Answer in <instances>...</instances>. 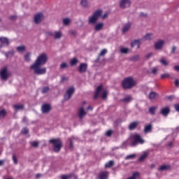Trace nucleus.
<instances>
[{
    "instance_id": "f257e3e1",
    "label": "nucleus",
    "mask_w": 179,
    "mask_h": 179,
    "mask_svg": "<svg viewBox=\"0 0 179 179\" xmlns=\"http://www.w3.org/2000/svg\"><path fill=\"white\" fill-rule=\"evenodd\" d=\"M47 61H48V56L45 53H42L36 58L35 62L30 66V69L34 71L36 75H45L47 68H41V66L45 65Z\"/></svg>"
},
{
    "instance_id": "f03ea898",
    "label": "nucleus",
    "mask_w": 179,
    "mask_h": 179,
    "mask_svg": "<svg viewBox=\"0 0 179 179\" xmlns=\"http://www.w3.org/2000/svg\"><path fill=\"white\" fill-rule=\"evenodd\" d=\"M136 85V81H135L132 77L124 78L122 83L123 89H132V87Z\"/></svg>"
},
{
    "instance_id": "7ed1b4c3",
    "label": "nucleus",
    "mask_w": 179,
    "mask_h": 179,
    "mask_svg": "<svg viewBox=\"0 0 179 179\" xmlns=\"http://www.w3.org/2000/svg\"><path fill=\"white\" fill-rule=\"evenodd\" d=\"M50 143L53 145V149L55 152H60L62 148V141L59 138H52L49 141Z\"/></svg>"
},
{
    "instance_id": "20e7f679",
    "label": "nucleus",
    "mask_w": 179,
    "mask_h": 179,
    "mask_svg": "<svg viewBox=\"0 0 179 179\" xmlns=\"http://www.w3.org/2000/svg\"><path fill=\"white\" fill-rule=\"evenodd\" d=\"M102 13L103 11L101 10H96L95 13H94L93 15L90 17L89 23H90L91 24H94V23L97 22V19H99L101 16Z\"/></svg>"
},
{
    "instance_id": "39448f33",
    "label": "nucleus",
    "mask_w": 179,
    "mask_h": 179,
    "mask_svg": "<svg viewBox=\"0 0 179 179\" xmlns=\"http://www.w3.org/2000/svg\"><path fill=\"white\" fill-rule=\"evenodd\" d=\"M140 143V145H143L145 143V140L142 138L141 135L136 134L133 136V141L131 142V146H135Z\"/></svg>"
},
{
    "instance_id": "423d86ee",
    "label": "nucleus",
    "mask_w": 179,
    "mask_h": 179,
    "mask_svg": "<svg viewBox=\"0 0 179 179\" xmlns=\"http://www.w3.org/2000/svg\"><path fill=\"white\" fill-rule=\"evenodd\" d=\"M73 93H75V87H69L66 92V94H64V100H69L71 97H72V96L73 95Z\"/></svg>"
},
{
    "instance_id": "0eeeda50",
    "label": "nucleus",
    "mask_w": 179,
    "mask_h": 179,
    "mask_svg": "<svg viewBox=\"0 0 179 179\" xmlns=\"http://www.w3.org/2000/svg\"><path fill=\"white\" fill-rule=\"evenodd\" d=\"M120 6L122 9H126L131 6V0H120Z\"/></svg>"
},
{
    "instance_id": "6e6552de",
    "label": "nucleus",
    "mask_w": 179,
    "mask_h": 179,
    "mask_svg": "<svg viewBox=\"0 0 179 179\" xmlns=\"http://www.w3.org/2000/svg\"><path fill=\"white\" fill-rule=\"evenodd\" d=\"M171 110L170 109V107L166 106L164 108H162L159 112V114H161L162 115H163V117H167V115H169V114H170Z\"/></svg>"
},
{
    "instance_id": "1a4fd4ad",
    "label": "nucleus",
    "mask_w": 179,
    "mask_h": 179,
    "mask_svg": "<svg viewBox=\"0 0 179 179\" xmlns=\"http://www.w3.org/2000/svg\"><path fill=\"white\" fill-rule=\"evenodd\" d=\"M43 19H44V15H43V13H38L34 17V22L36 24H38V23H41V21L43 20Z\"/></svg>"
},
{
    "instance_id": "9d476101",
    "label": "nucleus",
    "mask_w": 179,
    "mask_h": 179,
    "mask_svg": "<svg viewBox=\"0 0 179 179\" xmlns=\"http://www.w3.org/2000/svg\"><path fill=\"white\" fill-rule=\"evenodd\" d=\"M41 110L43 114H48V112L51 111V106L48 103H45L42 106Z\"/></svg>"
},
{
    "instance_id": "9b49d317",
    "label": "nucleus",
    "mask_w": 179,
    "mask_h": 179,
    "mask_svg": "<svg viewBox=\"0 0 179 179\" xmlns=\"http://www.w3.org/2000/svg\"><path fill=\"white\" fill-rule=\"evenodd\" d=\"M78 71L80 73H85L87 71V64L81 63L78 67Z\"/></svg>"
},
{
    "instance_id": "f8f14e48",
    "label": "nucleus",
    "mask_w": 179,
    "mask_h": 179,
    "mask_svg": "<svg viewBox=\"0 0 179 179\" xmlns=\"http://www.w3.org/2000/svg\"><path fill=\"white\" fill-rule=\"evenodd\" d=\"M0 76L2 80H6V79H8V69H6V67L1 70Z\"/></svg>"
},
{
    "instance_id": "ddd939ff",
    "label": "nucleus",
    "mask_w": 179,
    "mask_h": 179,
    "mask_svg": "<svg viewBox=\"0 0 179 179\" xmlns=\"http://www.w3.org/2000/svg\"><path fill=\"white\" fill-rule=\"evenodd\" d=\"M163 45H164V41L160 40L155 43V50H162L163 48Z\"/></svg>"
},
{
    "instance_id": "4468645a",
    "label": "nucleus",
    "mask_w": 179,
    "mask_h": 179,
    "mask_svg": "<svg viewBox=\"0 0 179 179\" xmlns=\"http://www.w3.org/2000/svg\"><path fill=\"white\" fill-rule=\"evenodd\" d=\"M138 125H139V122L138 121L131 122L130 124L129 125V131H134V129H135L136 127H138Z\"/></svg>"
},
{
    "instance_id": "2eb2a0df",
    "label": "nucleus",
    "mask_w": 179,
    "mask_h": 179,
    "mask_svg": "<svg viewBox=\"0 0 179 179\" xmlns=\"http://www.w3.org/2000/svg\"><path fill=\"white\" fill-rule=\"evenodd\" d=\"M152 129H153V124H152V123H150L145 126L144 132L145 134H149V132H150Z\"/></svg>"
},
{
    "instance_id": "dca6fc26",
    "label": "nucleus",
    "mask_w": 179,
    "mask_h": 179,
    "mask_svg": "<svg viewBox=\"0 0 179 179\" xmlns=\"http://www.w3.org/2000/svg\"><path fill=\"white\" fill-rule=\"evenodd\" d=\"M103 90V85H99L96 88V91L95 92V94L94 96V99L96 100V99L99 98V96H100V92Z\"/></svg>"
},
{
    "instance_id": "f3484780",
    "label": "nucleus",
    "mask_w": 179,
    "mask_h": 179,
    "mask_svg": "<svg viewBox=\"0 0 179 179\" xmlns=\"http://www.w3.org/2000/svg\"><path fill=\"white\" fill-rule=\"evenodd\" d=\"M86 114H87V113L85 111V109L83 108V107H81L79 108L78 117L80 118V120H82L83 117L86 115Z\"/></svg>"
},
{
    "instance_id": "a211bd4d",
    "label": "nucleus",
    "mask_w": 179,
    "mask_h": 179,
    "mask_svg": "<svg viewBox=\"0 0 179 179\" xmlns=\"http://www.w3.org/2000/svg\"><path fill=\"white\" fill-rule=\"evenodd\" d=\"M170 169H171V166L170 165L164 164L159 167L158 171H166V170H170Z\"/></svg>"
},
{
    "instance_id": "6ab92c4d",
    "label": "nucleus",
    "mask_w": 179,
    "mask_h": 179,
    "mask_svg": "<svg viewBox=\"0 0 179 179\" xmlns=\"http://www.w3.org/2000/svg\"><path fill=\"white\" fill-rule=\"evenodd\" d=\"M131 47H135V45H137V48H141V39H136L133 41L131 43Z\"/></svg>"
},
{
    "instance_id": "aec40b11",
    "label": "nucleus",
    "mask_w": 179,
    "mask_h": 179,
    "mask_svg": "<svg viewBox=\"0 0 179 179\" xmlns=\"http://www.w3.org/2000/svg\"><path fill=\"white\" fill-rule=\"evenodd\" d=\"M0 43L1 44H5L6 45H9V39L6 37L1 36L0 37Z\"/></svg>"
},
{
    "instance_id": "412c9836",
    "label": "nucleus",
    "mask_w": 179,
    "mask_h": 179,
    "mask_svg": "<svg viewBox=\"0 0 179 179\" xmlns=\"http://www.w3.org/2000/svg\"><path fill=\"white\" fill-rule=\"evenodd\" d=\"M107 177H108V172L107 171L101 172L99 173V179H107Z\"/></svg>"
},
{
    "instance_id": "4be33fe9",
    "label": "nucleus",
    "mask_w": 179,
    "mask_h": 179,
    "mask_svg": "<svg viewBox=\"0 0 179 179\" xmlns=\"http://www.w3.org/2000/svg\"><path fill=\"white\" fill-rule=\"evenodd\" d=\"M157 108V106L150 107L148 109L150 114H151V115H155V114H156Z\"/></svg>"
},
{
    "instance_id": "5701e85b",
    "label": "nucleus",
    "mask_w": 179,
    "mask_h": 179,
    "mask_svg": "<svg viewBox=\"0 0 179 179\" xmlns=\"http://www.w3.org/2000/svg\"><path fill=\"white\" fill-rule=\"evenodd\" d=\"M157 96H159V94H157L155 92H151L149 94V99H150V100H155V99H156V97H157Z\"/></svg>"
},
{
    "instance_id": "b1692460",
    "label": "nucleus",
    "mask_w": 179,
    "mask_h": 179,
    "mask_svg": "<svg viewBox=\"0 0 179 179\" xmlns=\"http://www.w3.org/2000/svg\"><path fill=\"white\" fill-rule=\"evenodd\" d=\"M121 101H123L124 103H131V101H132V96H131V95H129L125 98L121 99Z\"/></svg>"
},
{
    "instance_id": "393cba45",
    "label": "nucleus",
    "mask_w": 179,
    "mask_h": 179,
    "mask_svg": "<svg viewBox=\"0 0 179 179\" xmlns=\"http://www.w3.org/2000/svg\"><path fill=\"white\" fill-rule=\"evenodd\" d=\"M129 29H131V23H127L126 24L123 28H122V32L123 33H127V31H128V30H129Z\"/></svg>"
},
{
    "instance_id": "a878e982",
    "label": "nucleus",
    "mask_w": 179,
    "mask_h": 179,
    "mask_svg": "<svg viewBox=\"0 0 179 179\" xmlns=\"http://www.w3.org/2000/svg\"><path fill=\"white\" fill-rule=\"evenodd\" d=\"M115 164V163L114 162V161L110 160L105 164V167L106 169H110V167H113V166H114Z\"/></svg>"
},
{
    "instance_id": "bb28decb",
    "label": "nucleus",
    "mask_w": 179,
    "mask_h": 179,
    "mask_svg": "<svg viewBox=\"0 0 179 179\" xmlns=\"http://www.w3.org/2000/svg\"><path fill=\"white\" fill-rule=\"evenodd\" d=\"M103 23H98L95 25L94 30H96V31H100V30L103 29Z\"/></svg>"
},
{
    "instance_id": "cd10ccee",
    "label": "nucleus",
    "mask_w": 179,
    "mask_h": 179,
    "mask_svg": "<svg viewBox=\"0 0 179 179\" xmlns=\"http://www.w3.org/2000/svg\"><path fill=\"white\" fill-rule=\"evenodd\" d=\"M78 62H79V61L78 60V59L76 58H73L70 61V65L71 66H75L76 65H78Z\"/></svg>"
},
{
    "instance_id": "c85d7f7f",
    "label": "nucleus",
    "mask_w": 179,
    "mask_h": 179,
    "mask_svg": "<svg viewBox=\"0 0 179 179\" xmlns=\"http://www.w3.org/2000/svg\"><path fill=\"white\" fill-rule=\"evenodd\" d=\"M15 110H23V108H24V106L23 104L21 105H14L13 106Z\"/></svg>"
},
{
    "instance_id": "c756f323",
    "label": "nucleus",
    "mask_w": 179,
    "mask_h": 179,
    "mask_svg": "<svg viewBox=\"0 0 179 179\" xmlns=\"http://www.w3.org/2000/svg\"><path fill=\"white\" fill-rule=\"evenodd\" d=\"M17 52H24L26 51V46L22 45V46H18L17 48Z\"/></svg>"
},
{
    "instance_id": "7c9ffc66",
    "label": "nucleus",
    "mask_w": 179,
    "mask_h": 179,
    "mask_svg": "<svg viewBox=\"0 0 179 179\" xmlns=\"http://www.w3.org/2000/svg\"><path fill=\"white\" fill-rule=\"evenodd\" d=\"M148 157V153H144L138 158V162H143Z\"/></svg>"
},
{
    "instance_id": "2f4dec72",
    "label": "nucleus",
    "mask_w": 179,
    "mask_h": 179,
    "mask_svg": "<svg viewBox=\"0 0 179 179\" xmlns=\"http://www.w3.org/2000/svg\"><path fill=\"white\" fill-rule=\"evenodd\" d=\"M60 37H62V34H61L59 31H56L54 34V38L58 39Z\"/></svg>"
},
{
    "instance_id": "473e14b6",
    "label": "nucleus",
    "mask_w": 179,
    "mask_h": 179,
    "mask_svg": "<svg viewBox=\"0 0 179 179\" xmlns=\"http://www.w3.org/2000/svg\"><path fill=\"white\" fill-rule=\"evenodd\" d=\"M152 37H153V35L152 34H147L143 38L145 40H152Z\"/></svg>"
},
{
    "instance_id": "72a5a7b5",
    "label": "nucleus",
    "mask_w": 179,
    "mask_h": 179,
    "mask_svg": "<svg viewBox=\"0 0 179 179\" xmlns=\"http://www.w3.org/2000/svg\"><path fill=\"white\" fill-rule=\"evenodd\" d=\"M21 134L23 135H27L29 134V129L27 127H24L21 130Z\"/></svg>"
},
{
    "instance_id": "f704fd0d",
    "label": "nucleus",
    "mask_w": 179,
    "mask_h": 179,
    "mask_svg": "<svg viewBox=\"0 0 179 179\" xmlns=\"http://www.w3.org/2000/svg\"><path fill=\"white\" fill-rule=\"evenodd\" d=\"M159 62L162 64V65H164V66H167L169 65V62L166 61L164 59H162Z\"/></svg>"
},
{
    "instance_id": "c9c22d12",
    "label": "nucleus",
    "mask_w": 179,
    "mask_h": 179,
    "mask_svg": "<svg viewBox=\"0 0 179 179\" xmlns=\"http://www.w3.org/2000/svg\"><path fill=\"white\" fill-rule=\"evenodd\" d=\"M63 23L65 26H68L71 23V20L69 18H64L63 20Z\"/></svg>"
},
{
    "instance_id": "e433bc0d",
    "label": "nucleus",
    "mask_w": 179,
    "mask_h": 179,
    "mask_svg": "<svg viewBox=\"0 0 179 179\" xmlns=\"http://www.w3.org/2000/svg\"><path fill=\"white\" fill-rule=\"evenodd\" d=\"M30 53H27L24 55V61H26L27 62H30Z\"/></svg>"
},
{
    "instance_id": "4c0bfd02",
    "label": "nucleus",
    "mask_w": 179,
    "mask_h": 179,
    "mask_svg": "<svg viewBox=\"0 0 179 179\" xmlns=\"http://www.w3.org/2000/svg\"><path fill=\"white\" fill-rule=\"evenodd\" d=\"M134 157H136V155L135 154H131V155H127L126 157H125V159L126 160H129L130 159H134Z\"/></svg>"
},
{
    "instance_id": "58836bf2",
    "label": "nucleus",
    "mask_w": 179,
    "mask_h": 179,
    "mask_svg": "<svg viewBox=\"0 0 179 179\" xmlns=\"http://www.w3.org/2000/svg\"><path fill=\"white\" fill-rule=\"evenodd\" d=\"M129 51V49L127 48H123L120 50V52H122V54H128Z\"/></svg>"
},
{
    "instance_id": "ea45409f",
    "label": "nucleus",
    "mask_w": 179,
    "mask_h": 179,
    "mask_svg": "<svg viewBox=\"0 0 179 179\" xmlns=\"http://www.w3.org/2000/svg\"><path fill=\"white\" fill-rule=\"evenodd\" d=\"M106 54H107V49H103L99 53V57H104V55H106Z\"/></svg>"
},
{
    "instance_id": "a19ab883",
    "label": "nucleus",
    "mask_w": 179,
    "mask_h": 179,
    "mask_svg": "<svg viewBox=\"0 0 179 179\" xmlns=\"http://www.w3.org/2000/svg\"><path fill=\"white\" fill-rule=\"evenodd\" d=\"M61 178L62 179H71V178H72V175H62V176H61Z\"/></svg>"
},
{
    "instance_id": "79ce46f5",
    "label": "nucleus",
    "mask_w": 179,
    "mask_h": 179,
    "mask_svg": "<svg viewBox=\"0 0 179 179\" xmlns=\"http://www.w3.org/2000/svg\"><path fill=\"white\" fill-rule=\"evenodd\" d=\"M80 3L82 6H83L84 8H86L87 6V0H81Z\"/></svg>"
},
{
    "instance_id": "37998d69",
    "label": "nucleus",
    "mask_w": 179,
    "mask_h": 179,
    "mask_svg": "<svg viewBox=\"0 0 179 179\" xmlns=\"http://www.w3.org/2000/svg\"><path fill=\"white\" fill-rule=\"evenodd\" d=\"M42 93L45 94V93H48V92H50V87H44L42 90H41Z\"/></svg>"
},
{
    "instance_id": "c03bdc74",
    "label": "nucleus",
    "mask_w": 179,
    "mask_h": 179,
    "mask_svg": "<svg viewBox=\"0 0 179 179\" xmlns=\"http://www.w3.org/2000/svg\"><path fill=\"white\" fill-rule=\"evenodd\" d=\"M6 110H0V117H2L3 118L4 117H6Z\"/></svg>"
},
{
    "instance_id": "a18cd8bd",
    "label": "nucleus",
    "mask_w": 179,
    "mask_h": 179,
    "mask_svg": "<svg viewBox=\"0 0 179 179\" xmlns=\"http://www.w3.org/2000/svg\"><path fill=\"white\" fill-rule=\"evenodd\" d=\"M13 54H14L13 51H11V52L5 53V55L6 58H9V57H13Z\"/></svg>"
},
{
    "instance_id": "49530a36",
    "label": "nucleus",
    "mask_w": 179,
    "mask_h": 179,
    "mask_svg": "<svg viewBox=\"0 0 179 179\" xmlns=\"http://www.w3.org/2000/svg\"><path fill=\"white\" fill-rule=\"evenodd\" d=\"M65 68H68V64L65 62H63L61 65H60V69H65Z\"/></svg>"
},
{
    "instance_id": "de8ad7c7",
    "label": "nucleus",
    "mask_w": 179,
    "mask_h": 179,
    "mask_svg": "<svg viewBox=\"0 0 179 179\" xmlns=\"http://www.w3.org/2000/svg\"><path fill=\"white\" fill-rule=\"evenodd\" d=\"M108 94L107 91H104L101 94V99H107Z\"/></svg>"
},
{
    "instance_id": "09e8293b",
    "label": "nucleus",
    "mask_w": 179,
    "mask_h": 179,
    "mask_svg": "<svg viewBox=\"0 0 179 179\" xmlns=\"http://www.w3.org/2000/svg\"><path fill=\"white\" fill-rule=\"evenodd\" d=\"M13 162L14 164H17V157L15 155H13Z\"/></svg>"
},
{
    "instance_id": "8fccbe9b",
    "label": "nucleus",
    "mask_w": 179,
    "mask_h": 179,
    "mask_svg": "<svg viewBox=\"0 0 179 179\" xmlns=\"http://www.w3.org/2000/svg\"><path fill=\"white\" fill-rule=\"evenodd\" d=\"M131 61H138L139 59V55H136L131 57Z\"/></svg>"
},
{
    "instance_id": "3c124183",
    "label": "nucleus",
    "mask_w": 179,
    "mask_h": 179,
    "mask_svg": "<svg viewBox=\"0 0 179 179\" xmlns=\"http://www.w3.org/2000/svg\"><path fill=\"white\" fill-rule=\"evenodd\" d=\"M152 72L154 75H156L157 73V68H156V67L152 68Z\"/></svg>"
},
{
    "instance_id": "603ef678",
    "label": "nucleus",
    "mask_w": 179,
    "mask_h": 179,
    "mask_svg": "<svg viewBox=\"0 0 179 179\" xmlns=\"http://www.w3.org/2000/svg\"><path fill=\"white\" fill-rule=\"evenodd\" d=\"M32 146H34V148H37L38 146V143L37 141H34L31 143Z\"/></svg>"
},
{
    "instance_id": "864d4df0",
    "label": "nucleus",
    "mask_w": 179,
    "mask_h": 179,
    "mask_svg": "<svg viewBox=\"0 0 179 179\" xmlns=\"http://www.w3.org/2000/svg\"><path fill=\"white\" fill-rule=\"evenodd\" d=\"M111 135H113V130H108V131L106 132V136H111Z\"/></svg>"
},
{
    "instance_id": "5fc2aeb1",
    "label": "nucleus",
    "mask_w": 179,
    "mask_h": 179,
    "mask_svg": "<svg viewBox=\"0 0 179 179\" xmlns=\"http://www.w3.org/2000/svg\"><path fill=\"white\" fill-rule=\"evenodd\" d=\"M169 74H162L161 75V78L162 79H166V78H169Z\"/></svg>"
},
{
    "instance_id": "6e6d98bb",
    "label": "nucleus",
    "mask_w": 179,
    "mask_h": 179,
    "mask_svg": "<svg viewBox=\"0 0 179 179\" xmlns=\"http://www.w3.org/2000/svg\"><path fill=\"white\" fill-rule=\"evenodd\" d=\"M16 18H17L16 15H11L9 17L10 20H16Z\"/></svg>"
},
{
    "instance_id": "4d7b16f0",
    "label": "nucleus",
    "mask_w": 179,
    "mask_h": 179,
    "mask_svg": "<svg viewBox=\"0 0 179 179\" xmlns=\"http://www.w3.org/2000/svg\"><path fill=\"white\" fill-rule=\"evenodd\" d=\"M176 50H177V47L173 46V47L172 48L171 53H172V54H175Z\"/></svg>"
},
{
    "instance_id": "13d9d810",
    "label": "nucleus",
    "mask_w": 179,
    "mask_h": 179,
    "mask_svg": "<svg viewBox=\"0 0 179 179\" xmlns=\"http://www.w3.org/2000/svg\"><path fill=\"white\" fill-rule=\"evenodd\" d=\"M69 78L68 77H62V82H65L68 80Z\"/></svg>"
},
{
    "instance_id": "bf43d9fd",
    "label": "nucleus",
    "mask_w": 179,
    "mask_h": 179,
    "mask_svg": "<svg viewBox=\"0 0 179 179\" xmlns=\"http://www.w3.org/2000/svg\"><path fill=\"white\" fill-rule=\"evenodd\" d=\"M174 107L176 111L179 112V104H176Z\"/></svg>"
},
{
    "instance_id": "052dcab7",
    "label": "nucleus",
    "mask_w": 179,
    "mask_h": 179,
    "mask_svg": "<svg viewBox=\"0 0 179 179\" xmlns=\"http://www.w3.org/2000/svg\"><path fill=\"white\" fill-rule=\"evenodd\" d=\"M72 148H73V141H70V146H69V148H70V149H72Z\"/></svg>"
},
{
    "instance_id": "680f3d73",
    "label": "nucleus",
    "mask_w": 179,
    "mask_h": 179,
    "mask_svg": "<svg viewBox=\"0 0 179 179\" xmlns=\"http://www.w3.org/2000/svg\"><path fill=\"white\" fill-rule=\"evenodd\" d=\"M174 69H175V71H176L177 72H179V66H174Z\"/></svg>"
},
{
    "instance_id": "e2e57ef3",
    "label": "nucleus",
    "mask_w": 179,
    "mask_h": 179,
    "mask_svg": "<svg viewBox=\"0 0 179 179\" xmlns=\"http://www.w3.org/2000/svg\"><path fill=\"white\" fill-rule=\"evenodd\" d=\"M152 55H153V54L152 53H149V54H148V55H146V58H150V57H152Z\"/></svg>"
},
{
    "instance_id": "0e129e2a",
    "label": "nucleus",
    "mask_w": 179,
    "mask_h": 179,
    "mask_svg": "<svg viewBox=\"0 0 179 179\" xmlns=\"http://www.w3.org/2000/svg\"><path fill=\"white\" fill-rule=\"evenodd\" d=\"M107 16H108V13H106L102 16V19H106V17H107Z\"/></svg>"
},
{
    "instance_id": "69168bd1",
    "label": "nucleus",
    "mask_w": 179,
    "mask_h": 179,
    "mask_svg": "<svg viewBox=\"0 0 179 179\" xmlns=\"http://www.w3.org/2000/svg\"><path fill=\"white\" fill-rule=\"evenodd\" d=\"M140 16L145 17L148 16V15H146V14H145V13H140Z\"/></svg>"
},
{
    "instance_id": "338daca9",
    "label": "nucleus",
    "mask_w": 179,
    "mask_h": 179,
    "mask_svg": "<svg viewBox=\"0 0 179 179\" xmlns=\"http://www.w3.org/2000/svg\"><path fill=\"white\" fill-rule=\"evenodd\" d=\"M175 85H176V86H178L179 85V80H175Z\"/></svg>"
},
{
    "instance_id": "774afa93",
    "label": "nucleus",
    "mask_w": 179,
    "mask_h": 179,
    "mask_svg": "<svg viewBox=\"0 0 179 179\" xmlns=\"http://www.w3.org/2000/svg\"><path fill=\"white\" fill-rule=\"evenodd\" d=\"M3 163H5L4 160H0V166H3Z\"/></svg>"
}]
</instances>
